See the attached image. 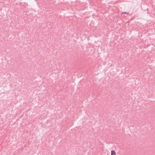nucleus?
<instances>
[{
	"label": "nucleus",
	"instance_id": "nucleus-2",
	"mask_svg": "<svg viewBox=\"0 0 155 155\" xmlns=\"http://www.w3.org/2000/svg\"><path fill=\"white\" fill-rule=\"evenodd\" d=\"M123 13H124V14H127V15H128V13H127V12H123Z\"/></svg>",
	"mask_w": 155,
	"mask_h": 155
},
{
	"label": "nucleus",
	"instance_id": "nucleus-1",
	"mask_svg": "<svg viewBox=\"0 0 155 155\" xmlns=\"http://www.w3.org/2000/svg\"><path fill=\"white\" fill-rule=\"evenodd\" d=\"M116 153L115 151L114 150L111 151V155H116Z\"/></svg>",
	"mask_w": 155,
	"mask_h": 155
}]
</instances>
